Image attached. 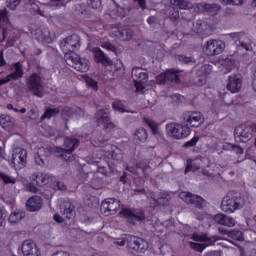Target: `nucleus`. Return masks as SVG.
I'll list each match as a JSON object with an SVG mask.
<instances>
[{"mask_svg":"<svg viewBox=\"0 0 256 256\" xmlns=\"http://www.w3.org/2000/svg\"><path fill=\"white\" fill-rule=\"evenodd\" d=\"M52 256H71V255L69 254V252H66V251H58L52 254Z\"/></svg>","mask_w":256,"mask_h":256,"instance_id":"680f3d73","label":"nucleus"},{"mask_svg":"<svg viewBox=\"0 0 256 256\" xmlns=\"http://www.w3.org/2000/svg\"><path fill=\"white\" fill-rule=\"evenodd\" d=\"M225 65L226 69H228V71H231L232 69H235V67L237 66V60L234 59L233 56H230L225 59Z\"/></svg>","mask_w":256,"mask_h":256,"instance_id":"c03bdc74","label":"nucleus"},{"mask_svg":"<svg viewBox=\"0 0 256 256\" xmlns=\"http://www.w3.org/2000/svg\"><path fill=\"white\" fill-rule=\"evenodd\" d=\"M225 51V42L221 40H208L204 45V53L208 56L221 55Z\"/></svg>","mask_w":256,"mask_h":256,"instance_id":"4468645a","label":"nucleus"},{"mask_svg":"<svg viewBox=\"0 0 256 256\" xmlns=\"http://www.w3.org/2000/svg\"><path fill=\"white\" fill-rule=\"evenodd\" d=\"M36 183L33 182L32 184H30L28 186V191H30L31 193H37L39 191V189L37 187H35Z\"/></svg>","mask_w":256,"mask_h":256,"instance_id":"bf43d9fd","label":"nucleus"},{"mask_svg":"<svg viewBox=\"0 0 256 256\" xmlns=\"http://www.w3.org/2000/svg\"><path fill=\"white\" fill-rule=\"evenodd\" d=\"M125 243H127V237H125V239L122 240H115L113 242L114 245H118V247H125Z\"/></svg>","mask_w":256,"mask_h":256,"instance_id":"4d7b16f0","label":"nucleus"},{"mask_svg":"<svg viewBox=\"0 0 256 256\" xmlns=\"http://www.w3.org/2000/svg\"><path fill=\"white\" fill-rule=\"evenodd\" d=\"M121 215L127 219L130 225H137V223H143L145 221V212L141 210H131V209H124L121 212Z\"/></svg>","mask_w":256,"mask_h":256,"instance_id":"2eb2a0df","label":"nucleus"},{"mask_svg":"<svg viewBox=\"0 0 256 256\" xmlns=\"http://www.w3.org/2000/svg\"><path fill=\"white\" fill-rule=\"evenodd\" d=\"M197 141H199V138L194 137L192 138L190 141L186 142L184 144L185 147H195V145H197Z\"/></svg>","mask_w":256,"mask_h":256,"instance_id":"864d4df0","label":"nucleus"},{"mask_svg":"<svg viewBox=\"0 0 256 256\" xmlns=\"http://www.w3.org/2000/svg\"><path fill=\"white\" fill-rule=\"evenodd\" d=\"M0 125L5 131H9L15 125V119L9 115L2 114L0 116Z\"/></svg>","mask_w":256,"mask_h":256,"instance_id":"c85d7f7f","label":"nucleus"},{"mask_svg":"<svg viewBox=\"0 0 256 256\" xmlns=\"http://www.w3.org/2000/svg\"><path fill=\"white\" fill-rule=\"evenodd\" d=\"M102 47H104V49H107L108 51H113V52L117 51V48H115L114 45L109 44V43L102 45Z\"/></svg>","mask_w":256,"mask_h":256,"instance_id":"13d9d810","label":"nucleus"},{"mask_svg":"<svg viewBox=\"0 0 256 256\" xmlns=\"http://www.w3.org/2000/svg\"><path fill=\"white\" fill-rule=\"evenodd\" d=\"M256 134V124L250 126L238 125L234 130L235 141L237 143H247L250 139H253V135Z\"/></svg>","mask_w":256,"mask_h":256,"instance_id":"39448f33","label":"nucleus"},{"mask_svg":"<svg viewBox=\"0 0 256 256\" xmlns=\"http://www.w3.org/2000/svg\"><path fill=\"white\" fill-rule=\"evenodd\" d=\"M134 139L139 143H145L149 139V133L145 128H138L134 132Z\"/></svg>","mask_w":256,"mask_h":256,"instance_id":"2f4dec72","label":"nucleus"},{"mask_svg":"<svg viewBox=\"0 0 256 256\" xmlns=\"http://www.w3.org/2000/svg\"><path fill=\"white\" fill-rule=\"evenodd\" d=\"M233 149H234L235 153H237V155H243V148H241L239 146H233Z\"/></svg>","mask_w":256,"mask_h":256,"instance_id":"69168bd1","label":"nucleus"},{"mask_svg":"<svg viewBox=\"0 0 256 256\" xmlns=\"http://www.w3.org/2000/svg\"><path fill=\"white\" fill-rule=\"evenodd\" d=\"M114 111H119V113H137V111L129 110L123 101H116L112 105Z\"/></svg>","mask_w":256,"mask_h":256,"instance_id":"72a5a7b5","label":"nucleus"},{"mask_svg":"<svg viewBox=\"0 0 256 256\" xmlns=\"http://www.w3.org/2000/svg\"><path fill=\"white\" fill-rule=\"evenodd\" d=\"M12 165L16 170L26 167L27 150L23 148H15L12 153Z\"/></svg>","mask_w":256,"mask_h":256,"instance_id":"ddd939ff","label":"nucleus"},{"mask_svg":"<svg viewBox=\"0 0 256 256\" xmlns=\"http://www.w3.org/2000/svg\"><path fill=\"white\" fill-rule=\"evenodd\" d=\"M74 69L80 71V73H87V71H89V60L81 58L80 62L74 65Z\"/></svg>","mask_w":256,"mask_h":256,"instance_id":"f704fd0d","label":"nucleus"},{"mask_svg":"<svg viewBox=\"0 0 256 256\" xmlns=\"http://www.w3.org/2000/svg\"><path fill=\"white\" fill-rule=\"evenodd\" d=\"M4 223H5V212L0 210V227H3Z\"/></svg>","mask_w":256,"mask_h":256,"instance_id":"0e129e2a","label":"nucleus"},{"mask_svg":"<svg viewBox=\"0 0 256 256\" xmlns=\"http://www.w3.org/2000/svg\"><path fill=\"white\" fill-rule=\"evenodd\" d=\"M55 115H59V108H49L46 110L41 119H51V117H55Z\"/></svg>","mask_w":256,"mask_h":256,"instance_id":"79ce46f5","label":"nucleus"},{"mask_svg":"<svg viewBox=\"0 0 256 256\" xmlns=\"http://www.w3.org/2000/svg\"><path fill=\"white\" fill-rule=\"evenodd\" d=\"M24 75L23 65L21 62H17L14 64V72L8 75V78L13 81H17V79H21Z\"/></svg>","mask_w":256,"mask_h":256,"instance_id":"c756f323","label":"nucleus"},{"mask_svg":"<svg viewBox=\"0 0 256 256\" xmlns=\"http://www.w3.org/2000/svg\"><path fill=\"white\" fill-rule=\"evenodd\" d=\"M144 123H146V125H148V127H150L151 131L154 133V134H157L158 131H159V126L157 125V122L151 120V119H148V118H144Z\"/></svg>","mask_w":256,"mask_h":256,"instance_id":"37998d69","label":"nucleus"},{"mask_svg":"<svg viewBox=\"0 0 256 256\" xmlns=\"http://www.w3.org/2000/svg\"><path fill=\"white\" fill-rule=\"evenodd\" d=\"M243 87V77L240 74L230 76L228 78L227 89L231 93H239Z\"/></svg>","mask_w":256,"mask_h":256,"instance_id":"a211bd4d","label":"nucleus"},{"mask_svg":"<svg viewBox=\"0 0 256 256\" xmlns=\"http://www.w3.org/2000/svg\"><path fill=\"white\" fill-rule=\"evenodd\" d=\"M218 231H219V233H220L221 235H228V237H229V233H231V231H229V230H227V229H225V228H223V227H219V228H218Z\"/></svg>","mask_w":256,"mask_h":256,"instance_id":"e2e57ef3","label":"nucleus"},{"mask_svg":"<svg viewBox=\"0 0 256 256\" xmlns=\"http://www.w3.org/2000/svg\"><path fill=\"white\" fill-rule=\"evenodd\" d=\"M196 7L201 13H210V15H217L219 9H221V6L217 4H207L205 2L196 4Z\"/></svg>","mask_w":256,"mask_h":256,"instance_id":"b1692460","label":"nucleus"},{"mask_svg":"<svg viewBox=\"0 0 256 256\" xmlns=\"http://www.w3.org/2000/svg\"><path fill=\"white\" fill-rule=\"evenodd\" d=\"M229 237H231V239H234V241H245V238L243 236V232L240 231V230L230 231Z\"/></svg>","mask_w":256,"mask_h":256,"instance_id":"a19ab883","label":"nucleus"},{"mask_svg":"<svg viewBox=\"0 0 256 256\" xmlns=\"http://www.w3.org/2000/svg\"><path fill=\"white\" fill-rule=\"evenodd\" d=\"M17 43V36H12L10 39H8L6 45L7 47H13Z\"/></svg>","mask_w":256,"mask_h":256,"instance_id":"6e6d98bb","label":"nucleus"},{"mask_svg":"<svg viewBox=\"0 0 256 256\" xmlns=\"http://www.w3.org/2000/svg\"><path fill=\"white\" fill-rule=\"evenodd\" d=\"M10 27L11 24L9 23V17H7V10H0V29H2V41L7 39Z\"/></svg>","mask_w":256,"mask_h":256,"instance_id":"4be33fe9","label":"nucleus"},{"mask_svg":"<svg viewBox=\"0 0 256 256\" xmlns=\"http://www.w3.org/2000/svg\"><path fill=\"white\" fill-rule=\"evenodd\" d=\"M95 118L96 123H98V125H103L104 129H108L109 131H111V129H115V125L109 116V110H98L95 114Z\"/></svg>","mask_w":256,"mask_h":256,"instance_id":"dca6fc26","label":"nucleus"},{"mask_svg":"<svg viewBox=\"0 0 256 256\" xmlns=\"http://www.w3.org/2000/svg\"><path fill=\"white\" fill-rule=\"evenodd\" d=\"M121 207V202L114 198H107L101 203L100 211L106 217L109 215H117V211H119Z\"/></svg>","mask_w":256,"mask_h":256,"instance_id":"9b49d317","label":"nucleus"},{"mask_svg":"<svg viewBox=\"0 0 256 256\" xmlns=\"http://www.w3.org/2000/svg\"><path fill=\"white\" fill-rule=\"evenodd\" d=\"M19 5H21V0H6V6L11 11H15Z\"/></svg>","mask_w":256,"mask_h":256,"instance_id":"49530a36","label":"nucleus"},{"mask_svg":"<svg viewBox=\"0 0 256 256\" xmlns=\"http://www.w3.org/2000/svg\"><path fill=\"white\" fill-rule=\"evenodd\" d=\"M87 5L91 9H101V0H87Z\"/></svg>","mask_w":256,"mask_h":256,"instance_id":"09e8293b","label":"nucleus"},{"mask_svg":"<svg viewBox=\"0 0 256 256\" xmlns=\"http://www.w3.org/2000/svg\"><path fill=\"white\" fill-rule=\"evenodd\" d=\"M213 67L209 64L202 65L196 72L198 77H207V75H210Z\"/></svg>","mask_w":256,"mask_h":256,"instance_id":"58836bf2","label":"nucleus"},{"mask_svg":"<svg viewBox=\"0 0 256 256\" xmlns=\"http://www.w3.org/2000/svg\"><path fill=\"white\" fill-rule=\"evenodd\" d=\"M60 47L65 55H68V53H73L75 49H79V47H81V38L79 35L73 34L61 41Z\"/></svg>","mask_w":256,"mask_h":256,"instance_id":"1a4fd4ad","label":"nucleus"},{"mask_svg":"<svg viewBox=\"0 0 256 256\" xmlns=\"http://www.w3.org/2000/svg\"><path fill=\"white\" fill-rule=\"evenodd\" d=\"M22 253L24 256H41V251L33 240H25L23 242Z\"/></svg>","mask_w":256,"mask_h":256,"instance_id":"6ab92c4d","label":"nucleus"},{"mask_svg":"<svg viewBox=\"0 0 256 256\" xmlns=\"http://www.w3.org/2000/svg\"><path fill=\"white\" fill-rule=\"evenodd\" d=\"M126 243L129 249L136 251V253H145L149 249V243L137 236H126Z\"/></svg>","mask_w":256,"mask_h":256,"instance_id":"9d476101","label":"nucleus"},{"mask_svg":"<svg viewBox=\"0 0 256 256\" xmlns=\"http://www.w3.org/2000/svg\"><path fill=\"white\" fill-rule=\"evenodd\" d=\"M80 143L77 138L67 137L64 141V148H56L55 153L64 161H73V151L79 147Z\"/></svg>","mask_w":256,"mask_h":256,"instance_id":"f03ea898","label":"nucleus"},{"mask_svg":"<svg viewBox=\"0 0 256 256\" xmlns=\"http://www.w3.org/2000/svg\"><path fill=\"white\" fill-rule=\"evenodd\" d=\"M215 223L218 225H223L224 227H235L237 221L235 218L231 216H227V214L218 213L213 217Z\"/></svg>","mask_w":256,"mask_h":256,"instance_id":"412c9836","label":"nucleus"},{"mask_svg":"<svg viewBox=\"0 0 256 256\" xmlns=\"http://www.w3.org/2000/svg\"><path fill=\"white\" fill-rule=\"evenodd\" d=\"M153 201L156 205H168L169 201H171V194L166 192H161L158 195V198H153Z\"/></svg>","mask_w":256,"mask_h":256,"instance_id":"473e14b6","label":"nucleus"},{"mask_svg":"<svg viewBox=\"0 0 256 256\" xmlns=\"http://www.w3.org/2000/svg\"><path fill=\"white\" fill-rule=\"evenodd\" d=\"M0 179H2V181L4 183H6V185L9 183H11L12 185H15V183L17 181L15 178H13L7 174H4V173H0Z\"/></svg>","mask_w":256,"mask_h":256,"instance_id":"de8ad7c7","label":"nucleus"},{"mask_svg":"<svg viewBox=\"0 0 256 256\" xmlns=\"http://www.w3.org/2000/svg\"><path fill=\"white\" fill-rule=\"evenodd\" d=\"M34 37L42 43H51V32L47 27H40L34 31Z\"/></svg>","mask_w":256,"mask_h":256,"instance_id":"5701e85b","label":"nucleus"},{"mask_svg":"<svg viewBox=\"0 0 256 256\" xmlns=\"http://www.w3.org/2000/svg\"><path fill=\"white\" fill-rule=\"evenodd\" d=\"M166 131L174 139H185L191 135V129L185 124L170 123L166 125Z\"/></svg>","mask_w":256,"mask_h":256,"instance_id":"423d86ee","label":"nucleus"},{"mask_svg":"<svg viewBox=\"0 0 256 256\" xmlns=\"http://www.w3.org/2000/svg\"><path fill=\"white\" fill-rule=\"evenodd\" d=\"M147 21L149 25H155V23H157V17L155 16L149 17Z\"/></svg>","mask_w":256,"mask_h":256,"instance_id":"338daca9","label":"nucleus"},{"mask_svg":"<svg viewBox=\"0 0 256 256\" xmlns=\"http://www.w3.org/2000/svg\"><path fill=\"white\" fill-rule=\"evenodd\" d=\"M183 123L186 127H201L205 123V117L201 112L187 111L183 114Z\"/></svg>","mask_w":256,"mask_h":256,"instance_id":"6e6552de","label":"nucleus"},{"mask_svg":"<svg viewBox=\"0 0 256 256\" xmlns=\"http://www.w3.org/2000/svg\"><path fill=\"white\" fill-rule=\"evenodd\" d=\"M115 37L120 41H131L133 39V30L126 28L114 32Z\"/></svg>","mask_w":256,"mask_h":256,"instance_id":"cd10ccee","label":"nucleus"},{"mask_svg":"<svg viewBox=\"0 0 256 256\" xmlns=\"http://www.w3.org/2000/svg\"><path fill=\"white\" fill-rule=\"evenodd\" d=\"M223 5H243V0H220Z\"/></svg>","mask_w":256,"mask_h":256,"instance_id":"3c124183","label":"nucleus"},{"mask_svg":"<svg viewBox=\"0 0 256 256\" xmlns=\"http://www.w3.org/2000/svg\"><path fill=\"white\" fill-rule=\"evenodd\" d=\"M37 155L40 157H44V159H47L49 155H51V147H41L37 151Z\"/></svg>","mask_w":256,"mask_h":256,"instance_id":"a18cd8bd","label":"nucleus"},{"mask_svg":"<svg viewBox=\"0 0 256 256\" xmlns=\"http://www.w3.org/2000/svg\"><path fill=\"white\" fill-rule=\"evenodd\" d=\"M171 99H172L173 103H179V102H181V95H179V94H173V95L171 96Z\"/></svg>","mask_w":256,"mask_h":256,"instance_id":"052dcab7","label":"nucleus"},{"mask_svg":"<svg viewBox=\"0 0 256 256\" xmlns=\"http://www.w3.org/2000/svg\"><path fill=\"white\" fill-rule=\"evenodd\" d=\"M93 55L96 63H101L103 67H111L113 60L101 48H94Z\"/></svg>","mask_w":256,"mask_h":256,"instance_id":"aec40b11","label":"nucleus"},{"mask_svg":"<svg viewBox=\"0 0 256 256\" xmlns=\"http://www.w3.org/2000/svg\"><path fill=\"white\" fill-rule=\"evenodd\" d=\"M45 159L43 156H39V154H37V156L35 157V163L37 165H45Z\"/></svg>","mask_w":256,"mask_h":256,"instance_id":"5fc2aeb1","label":"nucleus"},{"mask_svg":"<svg viewBox=\"0 0 256 256\" xmlns=\"http://www.w3.org/2000/svg\"><path fill=\"white\" fill-rule=\"evenodd\" d=\"M192 239L194 241H198L199 243L195 242H190L189 247L190 249H193L194 251H198L199 253H203V250L205 247H209L211 245H215V242L219 241V237L214 236V237H208L207 235H199L197 233H194L192 235Z\"/></svg>","mask_w":256,"mask_h":256,"instance_id":"20e7f679","label":"nucleus"},{"mask_svg":"<svg viewBox=\"0 0 256 256\" xmlns=\"http://www.w3.org/2000/svg\"><path fill=\"white\" fill-rule=\"evenodd\" d=\"M234 39L237 49H244L245 51H249V38H247V36L234 34Z\"/></svg>","mask_w":256,"mask_h":256,"instance_id":"bb28decb","label":"nucleus"},{"mask_svg":"<svg viewBox=\"0 0 256 256\" xmlns=\"http://www.w3.org/2000/svg\"><path fill=\"white\" fill-rule=\"evenodd\" d=\"M245 206V199L239 192H229L221 203V209L224 213H235L237 209H242Z\"/></svg>","mask_w":256,"mask_h":256,"instance_id":"f257e3e1","label":"nucleus"},{"mask_svg":"<svg viewBox=\"0 0 256 256\" xmlns=\"http://www.w3.org/2000/svg\"><path fill=\"white\" fill-rule=\"evenodd\" d=\"M179 197L182 201L188 205H192V207H196L197 209H201L205 201L201 196L192 194L191 192H181Z\"/></svg>","mask_w":256,"mask_h":256,"instance_id":"f3484780","label":"nucleus"},{"mask_svg":"<svg viewBox=\"0 0 256 256\" xmlns=\"http://www.w3.org/2000/svg\"><path fill=\"white\" fill-rule=\"evenodd\" d=\"M179 73H181V71H177L175 69L167 70L166 72L159 74L156 81L159 85L179 83L181 81V79H179Z\"/></svg>","mask_w":256,"mask_h":256,"instance_id":"f8f14e48","label":"nucleus"},{"mask_svg":"<svg viewBox=\"0 0 256 256\" xmlns=\"http://www.w3.org/2000/svg\"><path fill=\"white\" fill-rule=\"evenodd\" d=\"M26 87L28 91H31L35 97H43L45 95V86L43 85V79L37 73L31 74L26 79Z\"/></svg>","mask_w":256,"mask_h":256,"instance_id":"7ed1b4c3","label":"nucleus"},{"mask_svg":"<svg viewBox=\"0 0 256 256\" xmlns=\"http://www.w3.org/2000/svg\"><path fill=\"white\" fill-rule=\"evenodd\" d=\"M86 85H88V87H91V89H94V91H97V89H99L97 81L93 80L91 77L86 78Z\"/></svg>","mask_w":256,"mask_h":256,"instance_id":"8fccbe9b","label":"nucleus"},{"mask_svg":"<svg viewBox=\"0 0 256 256\" xmlns=\"http://www.w3.org/2000/svg\"><path fill=\"white\" fill-rule=\"evenodd\" d=\"M170 3L180 9H191L193 7L189 0H170Z\"/></svg>","mask_w":256,"mask_h":256,"instance_id":"e433bc0d","label":"nucleus"},{"mask_svg":"<svg viewBox=\"0 0 256 256\" xmlns=\"http://www.w3.org/2000/svg\"><path fill=\"white\" fill-rule=\"evenodd\" d=\"M69 57H70L69 59L72 60V62L74 63V65H77V63H79L80 60L82 59V58H80L79 55L75 54V52H71V54H70Z\"/></svg>","mask_w":256,"mask_h":256,"instance_id":"603ef678","label":"nucleus"},{"mask_svg":"<svg viewBox=\"0 0 256 256\" xmlns=\"http://www.w3.org/2000/svg\"><path fill=\"white\" fill-rule=\"evenodd\" d=\"M61 213L66 219H73L75 217V205L69 200H65L61 205Z\"/></svg>","mask_w":256,"mask_h":256,"instance_id":"a878e982","label":"nucleus"},{"mask_svg":"<svg viewBox=\"0 0 256 256\" xmlns=\"http://www.w3.org/2000/svg\"><path fill=\"white\" fill-rule=\"evenodd\" d=\"M54 221H56V223H63L64 219L61 217V215L55 214Z\"/></svg>","mask_w":256,"mask_h":256,"instance_id":"774afa93","label":"nucleus"},{"mask_svg":"<svg viewBox=\"0 0 256 256\" xmlns=\"http://www.w3.org/2000/svg\"><path fill=\"white\" fill-rule=\"evenodd\" d=\"M23 217H25V213H23L21 211H14L9 216V222L12 225H15V224L19 223V221H21V219H23Z\"/></svg>","mask_w":256,"mask_h":256,"instance_id":"4c0bfd02","label":"nucleus"},{"mask_svg":"<svg viewBox=\"0 0 256 256\" xmlns=\"http://www.w3.org/2000/svg\"><path fill=\"white\" fill-rule=\"evenodd\" d=\"M26 207L31 212L40 211L43 207V199L39 196H32L27 200Z\"/></svg>","mask_w":256,"mask_h":256,"instance_id":"393cba45","label":"nucleus"},{"mask_svg":"<svg viewBox=\"0 0 256 256\" xmlns=\"http://www.w3.org/2000/svg\"><path fill=\"white\" fill-rule=\"evenodd\" d=\"M132 78L136 91L143 93L145 90V84L149 81V74L143 70L141 67H135L132 69Z\"/></svg>","mask_w":256,"mask_h":256,"instance_id":"0eeeda50","label":"nucleus"},{"mask_svg":"<svg viewBox=\"0 0 256 256\" xmlns=\"http://www.w3.org/2000/svg\"><path fill=\"white\" fill-rule=\"evenodd\" d=\"M199 169H201V164L196 161L187 160L185 173H189V171H199Z\"/></svg>","mask_w":256,"mask_h":256,"instance_id":"ea45409f","label":"nucleus"},{"mask_svg":"<svg viewBox=\"0 0 256 256\" xmlns=\"http://www.w3.org/2000/svg\"><path fill=\"white\" fill-rule=\"evenodd\" d=\"M207 29V22L203 20H197L192 27L193 33H197L198 35H205V31H207Z\"/></svg>","mask_w":256,"mask_h":256,"instance_id":"7c9ffc66","label":"nucleus"},{"mask_svg":"<svg viewBox=\"0 0 256 256\" xmlns=\"http://www.w3.org/2000/svg\"><path fill=\"white\" fill-rule=\"evenodd\" d=\"M33 181L36 183V185H38V187H43V185H47V183H49V177L47 174L38 173Z\"/></svg>","mask_w":256,"mask_h":256,"instance_id":"c9c22d12","label":"nucleus"}]
</instances>
